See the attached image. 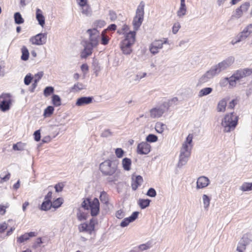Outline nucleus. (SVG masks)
<instances>
[{"instance_id": "f257e3e1", "label": "nucleus", "mask_w": 252, "mask_h": 252, "mask_svg": "<svg viewBox=\"0 0 252 252\" xmlns=\"http://www.w3.org/2000/svg\"><path fill=\"white\" fill-rule=\"evenodd\" d=\"M234 62L235 57L233 56H230L218 63L212 66L209 70L199 78L197 85L198 86H201L208 82L215 76L229 68Z\"/></svg>"}, {"instance_id": "603ef678", "label": "nucleus", "mask_w": 252, "mask_h": 252, "mask_svg": "<svg viewBox=\"0 0 252 252\" xmlns=\"http://www.w3.org/2000/svg\"><path fill=\"white\" fill-rule=\"evenodd\" d=\"M187 12L186 7H180L177 11V16L179 17H182L186 15Z\"/></svg>"}, {"instance_id": "2eb2a0df", "label": "nucleus", "mask_w": 252, "mask_h": 252, "mask_svg": "<svg viewBox=\"0 0 252 252\" xmlns=\"http://www.w3.org/2000/svg\"><path fill=\"white\" fill-rule=\"evenodd\" d=\"M162 42L160 40H154L150 45L149 50L153 55H156L159 52V50L162 48Z\"/></svg>"}, {"instance_id": "5fc2aeb1", "label": "nucleus", "mask_w": 252, "mask_h": 252, "mask_svg": "<svg viewBox=\"0 0 252 252\" xmlns=\"http://www.w3.org/2000/svg\"><path fill=\"white\" fill-rule=\"evenodd\" d=\"M124 154V151L121 148H117L115 150V154L117 158H121L123 157Z\"/></svg>"}, {"instance_id": "680f3d73", "label": "nucleus", "mask_w": 252, "mask_h": 252, "mask_svg": "<svg viewBox=\"0 0 252 252\" xmlns=\"http://www.w3.org/2000/svg\"><path fill=\"white\" fill-rule=\"evenodd\" d=\"M246 247L243 244L240 243H238L237 247V251L238 252H246Z\"/></svg>"}, {"instance_id": "8fccbe9b", "label": "nucleus", "mask_w": 252, "mask_h": 252, "mask_svg": "<svg viewBox=\"0 0 252 252\" xmlns=\"http://www.w3.org/2000/svg\"><path fill=\"white\" fill-rule=\"evenodd\" d=\"M113 135V132L109 129H104L101 134V136L103 137H109Z\"/></svg>"}, {"instance_id": "f8f14e48", "label": "nucleus", "mask_w": 252, "mask_h": 252, "mask_svg": "<svg viewBox=\"0 0 252 252\" xmlns=\"http://www.w3.org/2000/svg\"><path fill=\"white\" fill-rule=\"evenodd\" d=\"M77 218L79 221H84L87 220L89 216V208L88 206H81L77 210Z\"/></svg>"}, {"instance_id": "bb28decb", "label": "nucleus", "mask_w": 252, "mask_h": 252, "mask_svg": "<svg viewBox=\"0 0 252 252\" xmlns=\"http://www.w3.org/2000/svg\"><path fill=\"white\" fill-rule=\"evenodd\" d=\"M122 164L124 170L129 171L130 169L131 160L130 158H125L123 159Z\"/></svg>"}, {"instance_id": "69168bd1", "label": "nucleus", "mask_w": 252, "mask_h": 252, "mask_svg": "<svg viewBox=\"0 0 252 252\" xmlns=\"http://www.w3.org/2000/svg\"><path fill=\"white\" fill-rule=\"evenodd\" d=\"M237 100L236 99H232L229 103L228 106V109H233L235 105L237 103Z\"/></svg>"}, {"instance_id": "4d7b16f0", "label": "nucleus", "mask_w": 252, "mask_h": 252, "mask_svg": "<svg viewBox=\"0 0 252 252\" xmlns=\"http://www.w3.org/2000/svg\"><path fill=\"white\" fill-rule=\"evenodd\" d=\"M228 77H225V78H222L220 80V86L221 87H224L225 86H226L227 84L228 83Z\"/></svg>"}, {"instance_id": "cd10ccee", "label": "nucleus", "mask_w": 252, "mask_h": 252, "mask_svg": "<svg viewBox=\"0 0 252 252\" xmlns=\"http://www.w3.org/2000/svg\"><path fill=\"white\" fill-rule=\"evenodd\" d=\"M213 91V89L211 87H206L201 89L199 92L198 95L201 97L210 94Z\"/></svg>"}, {"instance_id": "0e129e2a", "label": "nucleus", "mask_w": 252, "mask_h": 252, "mask_svg": "<svg viewBox=\"0 0 252 252\" xmlns=\"http://www.w3.org/2000/svg\"><path fill=\"white\" fill-rule=\"evenodd\" d=\"M63 187L64 185L63 184V183H59L58 184L56 185L55 186L56 191L57 192L62 191Z\"/></svg>"}, {"instance_id": "4468645a", "label": "nucleus", "mask_w": 252, "mask_h": 252, "mask_svg": "<svg viewBox=\"0 0 252 252\" xmlns=\"http://www.w3.org/2000/svg\"><path fill=\"white\" fill-rule=\"evenodd\" d=\"M139 212L138 211L134 212L130 216L125 218L121 222L120 226L122 227H125L128 225V224L135 221L138 217Z\"/></svg>"}, {"instance_id": "6ab92c4d", "label": "nucleus", "mask_w": 252, "mask_h": 252, "mask_svg": "<svg viewBox=\"0 0 252 252\" xmlns=\"http://www.w3.org/2000/svg\"><path fill=\"white\" fill-rule=\"evenodd\" d=\"M249 36L246 33V32L243 30L240 32L235 38L231 41V43L234 45L238 43L245 40L247 39Z\"/></svg>"}, {"instance_id": "a878e982", "label": "nucleus", "mask_w": 252, "mask_h": 252, "mask_svg": "<svg viewBox=\"0 0 252 252\" xmlns=\"http://www.w3.org/2000/svg\"><path fill=\"white\" fill-rule=\"evenodd\" d=\"M186 156L179 155V159L177 163V167L179 168H181L183 166L186 164L188 161L189 160V158Z\"/></svg>"}, {"instance_id": "a18cd8bd", "label": "nucleus", "mask_w": 252, "mask_h": 252, "mask_svg": "<svg viewBox=\"0 0 252 252\" xmlns=\"http://www.w3.org/2000/svg\"><path fill=\"white\" fill-rule=\"evenodd\" d=\"M228 83L229 85L232 87H235L236 84L239 81L238 80H236L235 77H234V74H233L230 78H228Z\"/></svg>"}, {"instance_id": "f03ea898", "label": "nucleus", "mask_w": 252, "mask_h": 252, "mask_svg": "<svg viewBox=\"0 0 252 252\" xmlns=\"http://www.w3.org/2000/svg\"><path fill=\"white\" fill-rule=\"evenodd\" d=\"M136 32L130 31L125 34L124 39L121 42L120 47L123 54L129 55L132 52V46L135 41Z\"/></svg>"}, {"instance_id": "9b49d317", "label": "nucleus", "mask_w": 252, "mask_h": 252, "mask_svg": "<svg viewBox=\"0 0 252 252\" xmlns=\"http://www.w3.org/2000/svg\"><path fill=\"white\" fill-rule=\"evenodd\" d=\"M47 38V33H39L32 36L30 39V41L32 44L36 45H42L46 43Z\"/></svg>"}, {"instance_id": "0eeeda50", "label": "nucleus", "mask_w": 252, "mask_h": 252, "mask_svg": "<svg viewBox=\"0 0 252 252\" xmlns=\"http://www.w3.org/2000/svg\"><path fill=\"white\" fill-rule=\"evenodd\" d=\"M144 13V6H138L132 22L134 31H137L141 25L143 20Z\"/></svg>"}, {"instance_id": "1a4fd4ad", "label": "nucleus", "mask_w": 252, "mask_h": 252, "mask_svg": "<svg viewBox=\"0 0 252 252\" xmlns=\"http://www.w3.org/2000/svg\"><path fill=\"white\" fill-rule=\"evenodd\" d=\"M11 104V98L9 94H3L0 96V109L2 111L8 110Z\"/></svg>"}, {"instance_id": "c03bdc74", "label": "nucleus", "mask_w": 252, "mask_h": 252, "mask_svg": "<svg viewBox=\"0 0 252 252\" xmlns=\"http://www.w3.org/2000/svg\"><path fill=\"white\" fill-rule=\"evenodd\" d=\"M251 242V240L248 238L247 235H244L242 240L239 243L243 244L245 247H247L250 244Z\"/></svg>"}, {"instance_id": "c9c22d12", "label": "nucleus", "mask_w": 252, "mask_h": 252, "mask_svg": "<svg viewBox=\"0 0 252 252\" xmlns=\"http://www.w3.org/2000/svg\"><path fill=\"white\" fill-rule=\"evenodd\" d=\"M81 12L87 16H91L92 14V11L89 5L82 7Z\"/></svg>"}, {"instance_id": "6e6d98bb", "label": "nucleus", "mask_w": 252, "mask_h": 252, "mask_svg": "<svg viewBox=\"0 0 252 252\" xmlns=\"http://www.w3.org/2000/svg\"><path fill=\"white\" fill-rule=\"evenodd\" d=\"M147 75L146 72H139L135 76V81H139L143 78L145 77Z\"/></svg>"}, {"instance_id": "39448f33", "label": "nucleus", "mask_w": 252, "mask_h": 252, "mask_svg": "<svg viewBox=\"0 0 252 252\" xmlns=\"http://www.w3.org/2000/svg\"><path fill=\"white\" fill-rule=\"evenodd\" d=\"M117 164L116 161L106 160L100 164L99 169L103 175L112 176L117 170Z\"/></svg>"}, {"instance_id": "052dcab7", "label": "nucleus", "mask_w": 252, "mask_h": 252, "mask_svg": "<svg viewBox=\"0 0 252 252\" xmlns=\"http://www.w3.org/2000/svg\"><path fill=\"white\" fill-rule=\"evenodd\" d=\"M125 216V213L122 210H119L116 213V217L119 219H121Z\"/></svg>"}, {"instance_id": "f704fd0d", "label": "nucleus", "mask_w": 252, "mask_h": 252, "mask_svg": "<svg viewBox=\"0 0 252 252\" xmlns=\"http://www.w3.org/2000/svg\"><path fill=\"white\" fill-rule=\"evenodd\" d=\"M100 200L101 203L107 205L109 202V198L105 192H101L99 196Z\"/></svg>"}, {"instance_id": "412c9836", "label": "nucleus", "mask_w": 252, "mask_h": 252, "mask_svg": "<svg viewBox=\"0 0 252 252\" xmlns=\"http://www.w3.org/2000/svg\"><path fill=\"white\" fill-rule=\"evenodd\" d=\"M143 181V178L140 175L132 177L131 187L133 190H136Z\"/></svg>"}, {"instance_id": "393cba45", "label": "nucleus", "mask_w": 252, "mask_h": 252, "mask_svg": "<svg viewBox=\"0 0 252 252\" xmlns=\"http://www.w3.org/2000/svg\"><path fill=\"white\" fill-rule=\"evenodd\" d=\"M81 205H99V202L97 198L88 197L85 199Z\"/></svg>"}, {"instance_id": "dca6fc26", "label": "nucleus", "mask_w": 252, "mask_h": 252, "mask_svg": "<svg viewBox=\"0 0 252 252\" xmlns=\"http://www.w3.org/2000/svg\"><path fill=\"white\" fill-rule=\"evenodd\" d=\"M85 43L84 50L81 53L82 58H86L90 56L92 54L93 48L96 47L87 41H86Z\"/></svg>"}, {"instance_id": "09e8293b", "label": "nucleus", "mask_w": 252, "mask_h": 252, "mask_svg": "<svg viewBox=\"0 0 252 252\" xmlns=\"http://www.w3.org/2000/svg\"><path fill=\"white\" fill-rule=\"evenodd\" d=\"M243 31L249 36L252 33V22L245 27Z\"/></svg>"}, {"instance_id": "b1692460", "label": "nucleus", "mask_w": 252, "mask_h": 252, "mask_svg": "<svg viewBox=\"0 0 252 252\" xmlns=\"http://www.w3.org/2000/svg\"><path fill=\"white\" fill-rule=\"evenodd\" d=\"M36 235L37 233L35 232L26 233L17 238V242L20 243H23L25 241L29 240L30 238L36 236Z\"/></svg>"}, {"instance_id": "37998d69", "label": "nucleus", "mask_w": 252, "mask_h": 252, "mask_svg": "<svg viewBox=\"0 0 252 252\" xmlns=\"http://www.w3.org/2000/svg\"><path fill=\"white\" fill-rule=\"evenodd\" d=\"M158 137L153 134H149L146 138V140L148 142H155L158 141Z\"/></svg>"}, {"instance_id": "423d86ee", "label": "nucleus", "mask_w": 252, "mask_h": 252, "mask_svg": "<svg viewBox=\"0 0 252 252\" xmlns=\"http://www.w3.org/2000/svg\"><path fill=\"white\" fill-rule=\"evenodd\" d=\"M193 135L189 134L187 136L186 141L183 143L180 149V155L182 156H190L191 151L193 146L192 142Z\"/></svg>"}, {"instance_id": "58836bf2", "label": "nucleus", "mask_w": 252, "mask_h": 252, "mask_svg": "<svg viewBox=\"0 0 252 252\" xmlns=\"http://www.w3.org/2000/svg\"><path fill=\"white\" fill-rule=\"evenodd\" d=\"M52 102L54 106H59L61 105L60 97L57 94H54L52 96Z\"/></svg>"}, {"instance_id": "e2e57ef3", "label": "nucleus", "mask_w": 252, "mask_h": 252, "mask_svg": "<svg viewBox=\"0 0 252 252\" xmlns=\"http://www.w3.org/2000/svg\"><path fill=\"white\" fill-rule=\"evenodd\" d=\"M32 79V77L31 76V74H27L25 78H24V83L26 85H29Z\"/></svg>"}, {"instance_id": "473e14b6", "label": "nucleus", "mask_w": 252, "mask_h": 252, "mask_svg": "<svg viewBox=\"0 0 252 252\" xmlns=\"http://www.w3.org/2000/svg\"><path fill=\"white\" fill-rule=\"evenodd\" d=\"M106 32V30H104L100 34L101 43L102 44L104 45H107L108 43L109 40V38L105 34Z\"/></svg>"}, {"instance_id": "4be33fe9", "label": "nucleus", "mask_w": 252, "mask_h": 252, "mask_svg": "<svg viewBox=\"0 0 252 252\" xmlns=\"http://www.w3.org/2000/svg\"><path fill=\"white\" fill-rule=\"evenodd\" d=\"M227 100V98H224L218 102L216 108L217 112L223 113L225 111Z\"/></svg>"}, {"instance_id": "7ed1b4c3", "label": "nucleus", "mask_w": 252, "mask_h": 252, "mask_svg": "<svg viewBox=\"0 0 252 252\" xmlns=\"http://www.w3.org/2000/svg\"><path fill=\"white\" fill-rule=\"evenodd\" d=\"M238 117L234 112L226 114L221 122V126L224 128L223 131L229 132L233 130L238 123Z\"/></svg>"}, {"instance_id": "6e6552de", "label": "nucleus", "mask_w": 252, "mask_h": 252, "mask_svg": "<svg viewBox=\"0 0 252 252\" xmlns=\"http://www.w3.org/2000/svg\"><path fill=\"white\" fill-rule=\"evenodd\" d=\"M87 33L89 35L88 42L92 44L94 46H97L100 37L99 32L95 28L89 29Z\"/></svg>"}, {"instance_id": "4c0bfd02", "label": "nucleus", "mask_w": 252, "mask_h": 252, "mask_svg": "<svg viewBox=\"0 0 252 252\" xmlns=\"http://www.w3.org/2000/svg\"><path fill=\"white\" fill-rule=\"evenodd\" d=\"M106 25V22L103 20H97L93 23L94 28H102Z\"/></svg>"}, {"instance_id": "c85d7f7f", "label": "nucleus", "mask_w": 252, "mask_h": 252, "mask_svg": "<svg viewBox=\"0 0 252 252\" xmlns=\"http://www.w3.org/2000/svg\"><path fill=\"white\" fill-rule=\"evenodd\" d=\"M52 193L51 191H49L45 195L44 201L41 205H53L52 201Z\"/></svg>"}, {"instance_id": "7c9ffc66", "label": "nucleus", "mask_w": 252, "mask_h": 252, "mask_svg": "<svg viewBox=\"0 0 252 252\" xmlns=\"http://www.w3.org/2000/svg\"><path fill=\"white\" fill-rule=\"evenodd\" d=\"M26 144L22 142H17L13 145V149L14 151H23L25 149Z\"/></svg>"}, {"instance_id": "5701e85b", "label": "nucleus", "mask_w": 252, "mask_h": 252, "mask_svg": "<svg viewBox=\"0 0 252 252\" xmlns=\"http://www.w3.org/2000/svg\"><path fill=\"white\" fill-rule=\"evenodd\" d=\"M36 19L38 22V24L44 28L45 26V17L43 15L42 11L39 8L36 9Z\"/></svg>"}, {"instance_id": "aec40b11", "label": "nucleus", "mask_w": 252, "mask_h": 252, "mask_svg": "<svg viewBox=\"0 0 252 252\" xmlns=\"http://www.w3.org/2000/svg\"><path fill=\"white\" fill-rule=\"evenodd\" d=\"M93 97L91 96H83L77 99L76 105L78 106H83L92 103L93 101Z\"/></svg>"}, {"instance_id": "de8ad7c7", "label": "nucleus", "mask_w": 252, "mask_h": 252, "mask_svg": "<svg viewBox=\"0 0 252 252\" xmlns=\"http://www.w3.org/2000/svg\"><path fill=\"white\" fill-rule=\"evenodd\" d=\"M250 6V3L249 2H245L243 3L239 7L242 10L243 13L246 12L249 9Z\"/></svg>"}, {"instance_id": "9d476101", "label": "nucleus", "mask_w": 252, "mask_h": 252, "mask_svg": "<svg viewBox=\"0 0 252 252\" xmlns=\"http://www.w3.org/2000/svg\"><path fill=\"white\" fill-rule=\"evenodd\" d=\"M95 220L94 219L90 220L89 222L81 223L78 226V230L81 232L91 234L94 231Z\"/></svg>"}, {"instance_id": "f3484780", "label": "nucleus", "mask_w": 252, "mask_h": 252, "mask_svg": "<svg viewBox=\"0 0 252 252\" xmlns=\"http://www.w3.org/2000/svg\"><path fill=\"white\" fill-rule=\"evenodd\" d=\"M151 146L146 142L139 143L137 146V153L140 155H147L150 153Z\"/></svg>"}, {"instance_id": "ddd939ff", "label": "nucleus", "mask_w": 252, "mask_h": 252, "mask_svg": "<svg viewBox=\"0 0 252 252\" xmlns=\"http://www.w3.org/2000/svg\"><path fill=\"white\" fill-rule=\"evenodd\" d=\"M252 74V68H245L237 70L233 74L236 80L240 81L242 78Z\"/></svg>"}, {"instance_id": "13d9d810", "label": "nucleus", "mask_w": 252, "mask_h": 252, "mask_svg": "<svg viewBox=\"0 0 252 252\" xmlns=\"http://www.w3.org/2000/svg\"><path fill=\"white\" fill-rule=\"evenodd\" d=\"M180 28L181 26L179 22L175 23L172 27V32L174 34L177 33Z\"/></svg>"}, {"instance_id": "864d4df0", "label": "nucleus", "mask_w": 252, "mask_h": 252, "mask_svg": "<svg viewBox=\"0 0 252 252\" xmlns=\"http://www.w3.org/2000/svg\"><path fill=\"white\" fill-rule=\"evenodd\" d=\"M243 12L242 11V10L240 9V7H238L236 10H235V13L234 14V15H233L234 17H235V18L238 19V18H240V17H241L243 15Z\"/></svg>"}, {"instance_id": "79ce46f5", "label": "nucleus", "mask_w": 252, "mask_h": 252, "mask_svg": "<svg viewBox=\"0 0 252 252\" xmlns=\"http://www.w3.org/2000/svg\"><path fill=\"white\" fill-rule=\"evenodd\" d=\"M61 206H39V209L42 211H47L53 208V211H55L57 209L60 207Z\"/></svg>"}, {"instance_id": "ea45409f", "label": "nucleus", "mask_w": 252, "mask_h": 252, "mask_svg": "<svg viewBox=\"0 0 252 252\" xmlns=\"http://www.w3.org/2000/svg\"><path fill=\"white\" fill-rule=\"evenodd\" d=\"M84 89V85L81 83H77L71 88L72 92H78Z\"/></svg>"}, {"instance_id": "e433bc0d", "label": "nucleus", "mask_w": 252, "mask_h": 252, "mask_svg": "<svg viewBox=\"0 0 252 252\" xmlns=\"http://www.w3.org/2000/svg\"><path fill=\"white\" fill-rule=\"evenodd\" d=\"M14 18L15 22L17 24H21L24 22V20L19 12L15 13L14 14Z\"/></svg>"}, {"instance_id": "bf43d9fd", "label": "nucleus", "mask_w": 252, "mask_h": 252, "mask_svg": "<svg viewBox=\"0 0 252 252\" xmlns=\"http://www.w3.org/2000/svg\"><path fill=\"white\" fill-rule=\"evenodd\" d=\"M109 16L110 17V19L111 21H114L117 18V16L116 13L112 10H110L109 12Z\"/></svg>"}, {"instance_id": "72a5a7b5", "label": "nucleus", "mask_w": 252, "mask_h": 252, "mask_svg": "<svg viewBox=\"0 0 252 252\" xmlns=\"http://www.w3.org/2000/svg\"><path fill=\"white\" fill-rule=\"evenodd\" d=\"M240 189L243 191L252 190V183H244L240 187Z\"/></svg>"}, {"instance_id": "c756f323", "label": "nucleus", "mask_w": 252, "mask_h": 252, "mask_svg": "<svg viewBox=\"0 0 252 252\" xmlns=\"http://www.w3.org/2000/svg\"><path fill=\"white\" fill-rule=\"evenodd\" d=\"M22 56L21 60L26 61L29 59V52L28 48L25 46H23L21 48Z\"/></svg>"}, {"instance_id": "3c124183", "label": "nucleus", "mask_w": 252, "mask_h": 252, "mask_svg": "<svg viewBox=\"0 0 252 252\" xmlns=\"http://www.w3.org/2000/svg\"><path fill=\"white\" fill-rule=\"evenodd\" d=\"M165 126L161 123H157L156 125V130L158 133H162L164 129Z\"/></svg>"}, {"instance_id": "49530a36", "label": "nucleus", "mask_w": 252, "mask_h": 252, "mask_svg": "<svg viewBox=\"0 0 252 252\" xmlns=\"http://www.w3.org/2000/svg\"><path fill=\"white\" fill-rule=\"evenodd\" d=\"M54 88L51 86L47 87L45 88L44 90V95L45 96H49L51 94L54 92Z\"/></svg>"}, {"instance_id": "a211bd4d", "label": "nucleus", "mask_w": 252, "mask_h": 252, "mask_svg": "<svg viewBox=\"0 0 252 252\" xmlns=\"http://www.w3.org/2000/svg\"><path fill=\"white\" fill-rule=\"evenodd\" d=\"M210 181L208 177L202 176L198 178L196 182V189H201L207 187L210 184Z\"/></svg>"}, {"instance_id": "2f4dec72", "label": "nucleus", "mask_w": 252, "mask_h": 252, "mask_svg": "<svg viewBox=\"0 0 252 252\" xmlns=\"http://www.w3.org/2000/svg\"><path fill=\"white\" fill-rule=\"evenodd\" d=\"M99 206H88L89 213L92 216H96L99 211Z\"/></svg>"}, {"instance_id": "774afa93", "label": "nucleus", "mask_w": 252, "mask_h": 252, "mask_svg": "<svg viewBox=\"0 0 252 252\" xmlns=\"http://www.w3.org/2000/svg\"><path fill=\"white\" fill-rule=\"evenodd\" d=\"M63 203V199L62 197H59L53 201V205H62Z\"/></svg>"}, {"instance_id": "20e7f679", "label": "nucleus", "mask_w": 252, "mask_h": 252, "mask_svg": "<svg viewBox=\"0 0 252 252\" xmlns=\"http://www.w3.org/2000/svg\"><path fill=\"white\" fill-rule=\"evenodd\" d=\"M175 101H177V97H174L167 102H164L159 106L151 109L149 112L150 117L152 119L160 118L168 110L171 102Z\"/></svg>"}, {"instance_id": "338daca9", "label": "nucleus", "mask_w": 252, "mask_h": 252, "mask_svg": "<svg viewBox=\"0 0 252 252\" xmlns=\"http://www.w3.org/2000/svg\"><path fill=\"white\" fill-rule=\"evenodd\" d=\"M147 195L150 197H154L156 195V191L153 188H150L147 193Z\"/></svg>"}, {"instance_id": "a19ab883", "label": "nucleus", "mask_w": 252, "mask_h": 252, "mask_svg": "<svg viewBox=\"0 0 252 252\" xmlns=\"http://www.w3.org/2000/svg\"><path fill=\"white\" fill-rule=\"evenodd\" d=\"M54 110V107L51 106H48L44 111L43 116L45 117L50 116L53 113Z\"/></svg>"}]
</instances>
